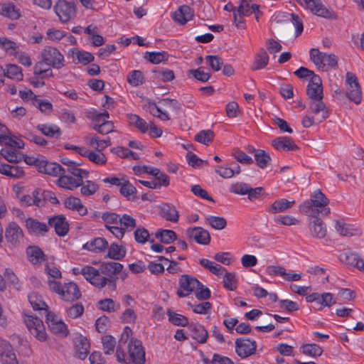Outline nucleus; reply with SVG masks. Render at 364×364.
I'll use <instances>...</instances> for the list:
<instances>
[{"instance_id": "57", "label": "nucleus", "mask_w": 364, "mask_h": 364, "mask_svg": "<svg viewBox=\"0 0 364 364\" xmlns=\"http://www.w3.org/2000/svg\"><path fill=\"white\" fill-rule=\"evenodd\" d=\"M92 128L102 134H107L114 131V123L112 121L105 120L100 124H94Z\"/></svg>"}, {"instance_id": "39", "label": "nucleus", "mask_w": 364, "mask_h": 364, "mask_svg": "<svg viewBox=\"0 0 364 364\" xmlns=\"http://www.w3.org/2000/svg\"><path fill=\"white\" fill-rule=\"evenodd\" d=\"M126 252L127 250L124 246L112 243L108 249L107 256L114 260H121L125 257Z\"/></svg>"}, {"instance_id": "19", "label": "nucleus", "mask_w": 364, "mask_h": 364, "mask_svg": "<svg viewBox=\"0 0 364 364\" xmlns=\"http://www.w3.org/2000/svg\"><path fill=\"white\" fill-rule=\"evenodd\" d=\"M40 163L38 164V171L41 173L53 176H60V174L65 173V169L58 163L49 162L46 160H42Z\"/></svg>"}, {"instance_id": "34", "label": "nucleus", "mask_w": 364, "mask_h": 364, "mask_svg": "<svg viewBox=\"0 0 364 364\" xmlns=\"http://www.w3.org/2000/svg\"><path fill=\"white\" fill-rule=\"evenodd\" d=\"M0 14L12 20L18 19L21 16L20 10L13 4H0Z\"/></svg>"}, {"instance_id": "11", "label": "nucleus", "mask_w": 364, "mask_h": 364, "mask_svg": "<svg viewBox=\"0 0 364 364\" xmlns=\"http://www.w3.org/2000/svg\"><path fill=\"white\" fill-rule=\"evenodd\" d=\"M178 282L180 288L177 290L176 294L180 298L188 296L200 284L196 277L189 274L181 275Z\"/></svg>"}, {"instance_id": "6", "label": "nucleus", "mask_w": 364, "mask_h": 364, "mask_svg": "<svg viewBox=\"0 0 364 364\" xmlns=\"http://www.w3.org/2000/svg\"><path fill=\"white\" fill-rule=\"evenodd\" d=\"M127 348L129 356L126 355L127 363L124 364H145V350L141 341L132 338Z\"/></svg>"}, {"instance_id": "30", "label": "nucleus", "mask_w": 364, "mask_h": 364, "mask_svg": "<svg viewBox=\"0 0 364 364\" xmlns=\"http://www.w3.org/2000/svg\"><path fill=\"white\" fill-rule=\"evenodd\" d=\"M295 204L294 200H288L286 198H282L275 200L267 210V211L272 214L282 213L291 208Z\"/></svg>"}, {"instance_id": "51", "label": "nucleus", "mask_w": 364, "mask_h": 364, "mask_svg": "<svg viewBox=\"0 0 364 364\" xmlns=\"http://www.w3.org/2000/svg\"><path fill=\"white\" fill-rule=\"evenodd\" d=\"M214 132L210 129L202 130L195 136V140L203 144L208 145L214 139Z\"/></svg>"}, {"instance_id": "16", "label": "nucleus", "mask_w": 364, "mask_h": 364, "mask_svg": "<svg viewBox=\"0 0 364 364\" xmlns=\"http://www.w3.org/2000/svg\"><path fill=\"white\" fill-rule=\"evenodd\" d=\"M99 268L105 278L114 279V284L117 285V274L123 269V265L121 263L117 262H103Z\"/></svg>"}, {"instance_id": "9", "label": "nucleus", "mask_w": 364, "mask_h": 364, "mask_svg": "<svg viewBox=\"0 0 364 364\" xmlns=\"http://www.w3.org/2000/svg\"><path fill=\"white\" fill-rule=\"evenodd\" d=\"M257 347V342L250 338H238L235 340V352L241 358H247L255 355Z\"/></svg>"}, {"instance_id": "22", "label": "nucleus", "mask_w": 364, "mask_h": 364, "mask_svg": "<svg viewBox=\"0 0 364 364\" xmlns=\"http://www.w3.org/2000/svg\"><path fill=\"white\" fill-rule=\"evenodd\" d=\"M323 97L311 99L309 102V109L312 113L318 114L321 112L320 118L318 119L319 122L326 119L329 116L328 111L323 102Z\"/></svg>"}, {"instance_id": "33", "label": "nucleus", "mask_w": 364, "mask_h": 364, "mask_svg": "<svg viewBox=\"0 0 364 364\" xmlns=\"http://www.w3.org/2000/svg\"><path fill=\"white\" fill-rule=\"evenodd\" d=\"M26 254L28 260L33 264L41 262L46 259V255L43 250L38 246L33 245L27 247Z\"/></svg>"}, {"instance_id": "14", "label": "nucleus", "mask_w": 364, "mask_h": 364, "mask_svg": "<svg viewBox=\"0 0 364 364\" xmlns=\"http://www.w3.org/2000/svg\"><path fill=\"white\" fill-rule=\"evenodd\" d=\"M186 235L200 245H208L210 242V235L208 230L201 227L190 228L186 230Z\"/></svg>"}, {"instance_id": "60", "label": "nucleus", "mask_w": 364, "mask_h": 364, "mask_svg": "<svg viewBox=\"0 0 364 364\" xmlns=\"http://www.w3.org/2000/svg\"><path fill=\"white\" fill-rule=\"evenodd\" d=\"M1 154L10 163L16 164L21 161L22 156L16 150L2 149Z\"/></svg>"}, {"instance_id": "28", "label": "nucleus", "mask_w": 364, "mask_h": 364, "mask_svg": "<svg viewBox=\"0 0 364 364\" xmlns=\"http://www.w3.org/2000/svg\"><path fill=\"white\" fill-rule=\"evenodd\" d=\"M108 247L107 241L103 237H96L87 242L82 249L91 251L95 253L102 252Z\"/></svg>"}, {"instance_id": "52", "label": "nucleus", "mask_w": 364, "mask_h": 364, "mask_svg": "<svg viewBox=\"0 0 364 364\" xmlns=\"http://www.w3.org/2000/svg\"><path fill=\"white\" fill-rule=\"evenodd\" d=\"M119 223L125 232L132 231L136 225V220L127 214H124L122 217H119Z\"/></svg>"}, {"instance_id": "2", "label": "nucleus", "mask_w": 364, "mask_h": 364, "mask_svg": "<svg viewBox=\"0 0 364 364\" xmlns=\"http://www.w3.org/2000/svg\"><path fill=\"white\" fill-rule=\"evenodd\" d=\"M48 285L51 291L58 294L64 301L73 302L81 297V291L77 285L73 282L63 285L60 282L49 279Z\"/></svg>"}, {"instance_id": "48", "label": "nucleus", "mask_w": 364, "mask_h": 364, "mask_svg": "<svg viewBox=\"0 0 364 364\" xmlns=\"http://www.w3.org/2000/svg\"><path fill=\"white\" fill-rule=\"evenodd\" d=\"M97 306L102 311L114 312L119 309L120 304H116L112 299H105L98 301Z\"/></svg>"}, {"instance_id": "5", "label": "nucleus", "mask_w": 364, "mask_h": 364, "mask_svg": "<svg viewBox=\"0 0 364 364\" xmlns=\"http://www.w3.org/2000/svg\"><path fill=\"white\" fill-rule=\"evenodd\" d=\"M53 9L62 23H68L77 15L76 4L73 1L58 0Z\"/></svg>"}, {"instance_id": "12", "label": "nucleus", "mask_w": 364, "mask_h": 364, "mask_svg": "<svg viewBox=\"0 0 364 364\" xmlns=\"http://www.w3.org/2000/svg\"><path fill=\"white\" fill-rule=\"evenodd\" d=\"M46 323L52 333L60 337H66L68 330L65 323L53 312L46 314Z\"/></svg>"}, {"instance_id": "54", "label": "nucleus", "mask_w": 364, "mask_h": 364, "mask_svg": "<svg viewBox=\"0 0 364 364\" xmlns=\"http://www.w3.org/2000/svg\"><path fill=\"white\" fill-rule=\"evenodd\" d=\"M301 348L304 354L312 357L320 356L323 353L322 348L315 343L303 345Z\"/></svg>"}, {"instance_id": "61", "label": "nucleus", "mask_w": 364, "mask_h": 364, "mask_svg": "<svg viewBox=\"0 0 364 364\" xmlns=\"http://www.w3.org/2000/svg\"><path fill=\"white\" fill-rule=\"evenodd\" d=\"M127 81L132 86L137 87L144 82V78L140 70H133L128 75Z\"/></svg>"}, {"instance_id": "7", "label": "nucleus", "mask_w": 364, "mask_h": 364, "mask_svg": "<svg viewBox=\"0 0 364 364\" xmlns=\"http://www.w3.org/2000/svg\"><path fill=\"white\" fill-rule=\"evenodd\" d=\"M24 322L30 333L38 341H45L47 338L45 326L41 319L32 315L25 314Z\"/></svg>"}, {"instance_id": "3", "label": "nucleus", "mask_w": 364, "mask_h": 364, "mask_svg": "<svg viewBox=\"0 0 364 364\" xmlns=\"http://www.w3.org/2000/svg\"><path fill=\"white\" fill-rule=\"evenodd\" d=\"M80 273L83 275L87 281L97 289H102L107 286L109 291L116 290L117 285L114 284V280L105 278L101 273L100 268L96 269L92 266H85L80 269Z\"/></svg>"}, {"instance_id": "4", "label": "nucleus", "mask_w": 364, "mask_h": 364, "mask_svg": "<svg viewBox=\"0 0 364 364\" xmlns=\"http://www.w3.org/2000/svg\"><path fill=\"white\" fill-rule=\"evenodd\" d=\"M310 59L318 69L322 70H327V65L333 68L338 65V58L336 55L322 53L316 48L310 50Z\"/></svg>"}, {"instance_id": "20", "label": "nucleus", "mask_w": 364, "mask_h": 364, "mask_svg": "<svg viewBox=\"0 0 364 364\" xmlns=\"http://www.w3.org/2000/svg\"><path fill=\"white\" fill-rule=\"evenodd\" d=\"M26 226L28 233L38 236L44 235L49 230L48 225L46 223L40 222L37 219L33 218H28L26 219Z\"/></svg>"}, {"instance_id": "13", "label": "nucleus", "mask_w": 364, "mask_h": 364, "mask_svg": "<svg viewBox=\"0 0 364 364\" xmlns=\"http://www.w3.org/2000/svg\"><path fill=\"white\" fill-rule=\"evenodd\" d=\"M5 237L6 241L13 246H17L23 238V232L21 227L16 223L11 222L6 228Z\"/></svg>"}, {"instance_id": "37", "label": "nucleus", "mask_w": 364, "mask_h": 364, "mask_svg": "<svg viewBox=\"0 0 364 364\" xmlns=\"http://www.w3.org/2000/svg\"><path fill=\"white\" fill-rule=\"evenodd\" d=\"M155 237L164 244H171L177 240L176 233L173 230L167 229H159L155 233Z\"/></svg>"}, {"instance_id": "27", "label": "nucleus", "mask_w": 364, "mask_h": 364, "mask_svg": "<svg viewBox=\"0 0 364 364\" xmlns=\"http://www.w3.org/2000/svg\"><path fill=\"white\" fill-rule=\"evenodd\" d=\"M75 356L80 360H85L90 349V343L86 337L82 336L76 338L75 343Z\"/></svg>"}, {"instance_id": "32", "label": "nucleus", "mask_w": 364, "mask_h": 364, "mask_svg": "<svg viewBox=\"0 0 364 364\" xmlns=\"http://www.w3.org/2000/svg\"><path fill=\"white\" fill-rule=\"evenodd\" d=\"M58 184L63 188L73 190L82 185V181L80 178H75L72 176L60 174L58 180Z\"/></svg>"}, {"instance_id": "53", "label": "nucleus", "mask_w": 364, "mask_h": 364, "mask_svg": "<svg viewBox=\"0 0 364 364\" xmlns=\"http://www.w3.org/2000/svg\"><path fill=\"white\" fill-rule=\"evenodd\" d=\"M0 48L4 50L10 55H16L18 46L16 43L6 38H0Z\"/></svg>"}, {"instance_id": "26", "label": "nucleus", "mask_w": 364, "mask_h": 364, "mask_svg": "<svg viewBox=\"0 0 364 364\" xmlns=\"http://www.w3.org/2000/svg\"><path fill=\"white\" fill-rule=\"evenodd\" d=\"M0 173L12 178H21L24 176L22 167L7 164H0Z\"/></svg>"}, {"instance_id": "44", "label": "nucleus", "mask_w": 364, "mask_h": 364, "mask_svg": "<svg viewBox=\"0 0 364 364\" xmlns=\"http://www.w3.org/2000/svg\"><path fill=\"white\" fill-rule=\"evenodd\" d=\"M223 274V287L229 291L235 290L237 289V283L236 274L235 272H228L226 269Z\"/></svg>"}, {"instance_id": "23", "label": "nucleus", "mask_w": 364, "mask_h": 364, "mask_svg": "<svg viewBox=\"0 0 364 364\" xmlns=\"http://www.w3.org/2000/svg\"><path fill=\"white\" fill-rule=\"evenodd\" d=\"M159 215L167 221L176 223L178 220L179 214L176 207L169 203H163L159 207Z\"/></svg>"}, {"instance_id": "21", "label": "nucleus", "mask_w": 364, "mask_h": 364, "mask_svg": "<svg viewBox=\"0 0 364 364\" xmlns=\"http://www.w3.org/2000/svg\"><path fill=\"white\" fill-rule=\"evenodd\" d=\"M194 16V11L188 5H182L173 13V20L180 25H185L188 21L192 20Z\"/></svg>"}, {"instance_id": "64", "label": "nucleus", "mask_w": 364, "mask_h": 364, "mask_svg": "<svg viewBox=\"0 0 364 364\" xmlns=\"http://www.w3.org/2000/svg\"><path fill=\"white\" fill-rule=\"evenodd\" d=\"M89 144L90 146L95 147L96 151H100L102 152L105 148L111 145L109 139L107 140H101L96 135L90 139Z\"/></svg>"}, {"instance_id": "24", "label": "nucleus", "mask_w": 364, "mask_h": 364, "mask_svg": "<svg viewBox=\"0 0 364 364\" xmlns=\"http://www.w3.org/2000/svg\"><path fill=\"white\" fill-rule=\"evenodd\" d=\"M272 145L279 151H295L299 149L294 141L288 136H279L272 141Z\"/></svg>"}, {"instance_id": "15", "label": "nucleus", "mask_w": 364, "mask_h": 364, "mask_svg": "<svg viewBox=\"0 0 364 364\" xmlns=\"http://www.w3.org/2000/svg\"><path fill=\"white\" fill-rule=\"evenodd\" d=\"M48 225L53 227L55 233L60 237L66 235L69 231V223L63 215L50 217L48 219Z\"/></svg>"}, {"instance_id": "40", "label": "nucleus", "mask_w": 364, "mask_h": 364, "mask_svg": "<svg viewBox=\"0 0 364 364\" xmlns=\"http://www.w3.org/2000/svg\"><path fill=\"white\" fill-rule=\"evenodd\" d=\"M127 118L129 124L134 125L141 133L145 134L148 132L149 124H147L144 119L134 114H127Z\"/></svg>"}, {"instance_id": "50", "label": "nucleus", "mask_w": 364, "mask_h": 364, "mask_svg": "<svg viewBox=\"0 0 364 364\" xmlns=\"http://www.w3.org/2000/svg\"><path fill=\"white\" fill-rule=\"evenodd\" d=\"M102 343L104 353L111 355L114 352L116 347L115 338L111 335H106L102 337Z\"/></svg>"}, {"instance_id": "1", "label": "nucleus", "mask_w": 364, "mask_h": 364, "mask_svg": "<svg viewBox=\"0 0 364 364\" xmlns=\"http://www.w3.org/2000/svg\"><path fill=\"white\" fill-rule=\"evenodd\" d=\"M329 200L318 189L314 192L311 199L307 200L299 205V211L308 214L311 217L327 215L330 213V208L327 207Z\"/></svg>"}, {"instance_id": "10", "label": "nucleus", "mask_w": 364, "mask_h": 364, "mask_svg": "<svg viewBox=\"0 0 364 364\" xmlns=\"http://www.w3.org/2000/svg\"><path fill=\"white\" fill-rule=\"evenodd\" d=\"M302 7L309 9L312 14L325 18H332L333 14L328 9L321 0H296Z\"/></svg>"}, {"instance_id": "59", "label": "nucleus", "mask_w": 364, "mask_h": 364, "mask_svg": "<svg viewBox=\"0 0 364 364\" xmlns=\"http://www.w3.org/2000/svg\"><path fill=\"white\" fill-rule=\"evenodd\" d=\"M134 239L139 244H145L150 236L149 231L142 226L136 228L134 232Z\"/></svg>"}, {"instance_id": "56", "label": "nucleus", "mask_w": 364, "mask_h": 364, "mask_svg": "<svg viewBox=\"0 0 364 364\" xmlns=\"http://www.w3.org/2000/svg\"><path fill=\"white\" fill-rule=\"evenodd\" d=\"M188 305L192 308L193 311L195 314H207L211 311L213 308L212 304L209 301H203L198 304H192L188 303Z\"/></svg>"}, {"instance_id": "38", "label": "nucleus", "mask_w": 364, "mask_h": 364, "mask_svg": "<svg viewBox=\"0 0 364 364\" xmlns=\"http://www.w3.org/2000/svg\"><path fill=\"white\" fill-rule=\"evenodd\" d=\"M36 128L48 137L58 139L61 135L60 127L55 124H38Z\"/></svg>"}, {"instance_id": "17", "label": "nucleus", "mask_w": 364, "mask_h": 364, "mask_svg": "<svg viewBox=\"0 0 364 364\" xmlns=\"http://www.w3.org/2000/svg\"><path fill=\"white\" fill-rule=\"evenodd\" d=\"M132 333V330L129 326L124 328L121 338L118 342L116 348V358L119 363H127L126 353L124 351V346L127 343L129 336Z\"/></svg>"}, {"instance_id": "42", "label": "nucleus", "mask_w": 364, "mask_h": 364, "mask_svg": "<svg viewBox=\"0 0 364 364\" xmlns=\"http://www.w3.org/2000/svg\"><path fill=\"white\" fill-rule=\"evenodd\" d=\"M28 298L34 310H46V312H48L47 304L42 300L41 296L38 293L31 292L28 294Z\"/></svg>"}, {"instance_id": "49", "label": "nucleus", "mask_w": 364, "mask_h": 364, "mask_svg": "<svg viewBox=\"0 0 364 364\" xmlns=\"http://www.w3.org/2000/svg\"><path fill=\"white\" fill-rule=\"evenodd\" d=\"M23 73L21 71V68L14 64H9L6 66V70H5V76L11 79H16L17 80H23Z\"/></svg>"}, {"instance_id": "63", "label": "nucleus", "mask_w": 364, "mask_h": 364, "mask_svg": "<svg viewBox=\"0 0 364 364\" xmlns=\"http://www.w3.org/2000/svg\"><path fill=\"white\" fill-rule=\"evenodd\" d=\"M232 156L240 163L245 165H250L253 164L252 159L247 156L244 151L239 149H234L232 152Z\"/></svg>"}, {"instance_id": "47", "label": "nucleus", "mask_w": 364, "mask_h": 364, "mask_svg": "<svg viewBox=\"0 0 364 364\" xmlns=\"http://www.w3.org/2000/svg\"><path fill=\"white\" fill-rule=\"evenodd\" d=\"M255 160L257 165L261 168H264L267 166L268 163L271 161L269 154L264 150L257 149L255 154Z\"/></svg>"}, {"instance_id": "8", "label": "nucleus", "mask_w": 364, "mask_h": 364, "mask_svg": "<svg viewBox=\"0 0 364 364\" xmlns=\"http://www.w3.org/2000/svg\"><path fill=\"white\" fill-rule=\"evenodd\" d=\"M41 59L46 65L54 68H61L64 66V56L57 48L51 46L46 47L41 53Z\"/></svg>"}, {"instance_id": "35", "label": "nucleus", "mask_w": 364, "mask_h": 364, "mask_svg": "<svg viewBox=\"0 0 364 364\" xmlns=\"http://www.w3.org/2000/svg\"><path fill=\"white\" fill-rule=\"evenodd\" d=\"M269 63V55L264 48H260L255 55L252 69L253 70H260L265 68Z\"/></svg>"}, {"instance_id": "55", "label": "nucleus", "mask_w": 364, "mask_h": 364, "mask_svg": "<svg viewBox=\"0 0 364 364\" xmlns=\"http://www.w3.org/2000/svg\"><path fill=\"white\" fill-rule=\"evenodd\" d=\"M206 220L208 224L215 230H223L227 225L226 220L223 217L209 215Z\"/></svg>"}, {"instance_id": "58", "label": "nucleus", "mask_w": 364, "mask_h": 364, "mask_svg": "<svg viewBox=\"0 0 364 364\" xmlns=\"http://www.w3.org/2000/svg\"><path fill=\"white\" fill-rule=\"evenodd\" d=\"M4 280L7 281L13 287L17 290L21 289V284L18 278L10 269H6L4 273Z\"/></svg>"}, {"instance_id": "25", "label": "nucleus", "mask_w": 364, "mask_h": 364, "mask_svg": "<svg viewBox=\"0 0 364 364\" xmlns=\"http://www.w3.org/2000/svg\"><path fill=\"white\" fill-rule=\"evenodd\" d=\"M313 218L314 220L309 223L311 235L316 238H323L327 232L325 223L318 217Z\"/></svg>"}, {"instance_id": "46", "label": "nucleus", "mask_w": 364, "mask_h": 364, "mask_svg": "<svg viewBox=\"0 0 364 364\" xmlns=\"http://www.w3.org/2000/svg\"><path fill=\"white\" fill-rule=\"evenodd\" d=\"M111 151L121 158H132L134 160L139 159V155L136 152L123 146L114 147L111 149Z\"/></svg>"}, {"instance_id": "43", "label": "nucleus", "mask_w": 364, "mask_h": 364, "mask_svg": "<svg viewBox=\"0 0 364 364\" xmlns=\"http://www.w3.org/2000/svg\"><path fill=\"white\" fill-rule=\"evenodd\" d=\"M144 58L153 64H159L168 60V54L165 52H146Z\"/></svg>"}, {"instance_id": "31", "label": "nucleus", "mask_w": 364, "mask_h": 364, "mask_svg": "<svg viewBox=\"0 0 364 364\" xmlns=\"http://www.w3.org/2000/svg\"><path fill=\"white\" fill-rule=\"evenodd\" d=\"M65 208L78 212L80 215H85L87 213V209L84 206L80 198L76 197L67 198L64 202Z\"/></svg>"}, {"instance_id": "41", "label": "nucleus", "mask_w": 364, "mask_h": 364, "mask_svg": "<svg viewBox=\"0 0 364 364\" xmlns=\"http://www.w3.org/2000/svg\"><path fill=\"white\" fill-rule=\"evenodd\" d=\"M119 192L129 200L136 198V188L129 181H123Z\"/></svg>"}, {"instance_id": "62", "label": "nucleus", "mask_w": 364, "mask_h": 364, "mask_svg": "<svg viewBox=\"0 0 364 364\" xmlns=\"http://www.w3.org/2000/svg\"><path fill=\"white\" fill-rule=\"evenodd\" d=\"M81 193L84 196H90L95 194L99 188L97 183L92 181H86L85 183L82 182L81 185Z\"/></svg>"}, {"instance_id": "29", "label": "nucleus", "mask_w": 364, "mask_h": 364, "mask_svg": "<svg viewBox=\"0 0 364 364\" xmlns=\"http://www.w3.org/2000/svg\"><path fill=\"white\" fill-rule=\"evenodd\" d=\"M191 337L199 343H205L208 337V333L203 326L199 323L189 326Z\"/></svg>"}, {"instance_id": "18", "label": "nucleus", "mask_w": 364, "mask_h": 364, "mask_svg": "<svg viewBox=\"0 0 364 364\" xmlns=\"http://www.w3.org/2000/svg\"><path fill=\"white\" fill-rule=\"evenodd\" d=\"M306 95L309 100L323 97L322 81L319 76H313L306 87Z\"/></svg>"}, {"instance_id": "45", "label": "nucleus", "mask_w": 364, "mask_h": 364, "mask_svg": "<svg viewBox=\"0 0 364 364\" xmlns=\"http://www.w3.org/2000/svg\"><path fill=\"white\" fill-rule=\"evenodd\" d=\"M168 321L174 326H187L188 325V319L185 316L175 313L168 310L167 311Z\"/></svg>"}, {"instance_id": "36", "label": "nucleus", "mask_w": 364, "mask_h": 364, "mask_svg": "<svg viewBox=\"0 0 364 364\" xmlns=\"http://www.w3.org/2000/svg\"><path fill=\"white\" fill-rule=\"evenodd\" d=\"M73 58H76L77 63L87 65L92 62L95 59L94 55L87 51L80 50L77 48H73L70 50Z\"/></svg>"}]
</instances>
